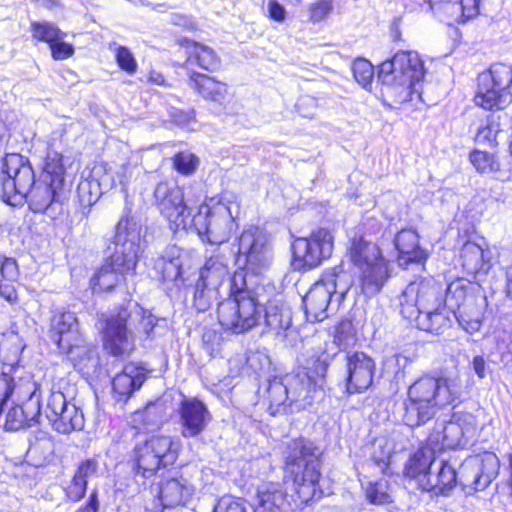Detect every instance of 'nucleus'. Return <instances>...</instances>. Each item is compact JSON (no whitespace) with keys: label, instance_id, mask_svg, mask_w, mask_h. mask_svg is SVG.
Listing matches in <instances>:
<instances>
[{"label":"nucleus","instance_id":"obj_22","mask_svg":"<svg viewBox=\"0 0 512 512\" xmlns=\"http://www.w3.org/2000/svg\"><path fill=\"white\" fill-rule=\"evenodd\" d=\"M346 391L349 394L366 391L373 382L375 373L374 360L363 352L347 356Z\"/></svg>","mask_w":512,"mask_h":512},{"label":"nucleus","instance_id":"obj_48","mask_svg":"<svg viewBox=\"0 0 512 512\" xmlns=\"http://www.w3.org/2000/svg\"><path fill=\"white\" fill-rule=\"evenodd\" d=\"M109 49L114 52L115 60L123 71L129 75L137 71V61L129 48L112 43L109 45Z\"/></svg>","mask_w":512,"mask_h":512},{"label":"nucleus","instance_id":"obj_44","mask_svg":"<svg viewBox=\"0 0 512 512\" xmlns=\"http://www.w3.org/2000/svg\"><path fill=\"white\" fill-rule=\"evenodd\" d=\"M178 252L179 249L173 247L169 250V253L172 255L171 258L163 256L156 262V268L161 272L164 280L173 281L180 277L182 261L179 255H175Z\"/></svg>","mask_w":512,"mask_h":512},{"label":"nucleus","instance_id":"obj_23","mask_svg":"<svg viewBox=\"0 0 512 512\" xmlns=\"http://www.w3.org/2000/svg\"><path fill=\"white\" fill-rule=\"evenodd\" d=\"M181 434L185 438L200 435L212 419L206 405L197 398H184L179 408Z\"/></svg>","mask_w":512,"mask_h":512},{"label":"nucleus","instance_id":"obj_31","mask_svg":"<svg viewBox=\"0 0 512 512\" xmlns=\"http://www.w3.org/2000/svg\"><path fill=\"white\" fill-rule=\"evenodd\" d=\"M193 492V486L185 478H172L160 486V499L164 507L184 505Z\"/></svg>","mask_w":512,"mask_h":512},{"label":"nucleus","instance_id":"obj_21","mask_svg":"<svg viewBox=\"0 0 512 512\" xmlns=\"http://www.w3.org/2000/svg\"><path fill=\"white\" fill-rule=\"evenodd\" d=\"M460 484L474 485V489H484L498 475L499 459L494 453H486L480 460L478 457H471L462 464Z\"/></svg>","mask_w":512,"mask_h":512},{"label":"nucleus","instance_id":"obj_58","mask_svg":"<svg viewBox=\"0 0 512 512\" xmlns=\"http://www.w3.org/2000/svg\"><path fill=\"white\" fill-rule=\"evenodd\" d=\"M497 133V127L490 124L489 121L487 120L478 127L477 133L475 135V141L478 144L491 145L496 141Z\"/></svg>","mask_w":512,"mask_h":512},{"label":"nucleus","instance_id":"obj_45","mask_svg":"<svg viewBox=\"0 0 512 512\" xmlns=\"http://www.w3.org/2000/svg\"><path fill=\"white\" fill-rule=\"evenodd\" d=\"M95 168H102V172L97 178V182L100 184V191L103 194L105 191H108L115 187L116 185H125L128 180L127 173L129 168L127 166H121L116 172L115 175H112L108 172L104 166H96Z\"/></svg>","mask_w":512,"mask_h":512},{"label":"nucleus","instance_id":"obj_2","mask_svg":"<svg viewBox=\"0 0 512 512\" xmlns=\"http://www.w3.org/2000/svg\"><path fill=\"white\" fill-rule=\"evenodd\" d=\"M461 386L458 376H424L416 380L408 389L403 422L411 428L426 423L439 408L453 405L459 400Z\"/></svg>","mask_w":512,"mask_h":512},{"label":"nucleus","instance_id":"obj_42","mask_svg":"<svg viewBox=\"0 0 512 512\" xmlns=\"http://www.w3.org/2000/svg\"><path fill=\"white\" fill-rule=\"evenodd\" d=\"M454 318L457 319L463 330L473 334L479 331L482 326L483 312L480 307L474 303H470L457 310Z\"/></svg>","mask_w":512,"mask_h":512},{"label":"nucleus","instance_id":"obj_4","mask_svg":"<svg viewBox=\"0 0 512 512\" xmlns=\"http://www.w3.org/2000/svg\"><path fill=\"white\" fill-rule=\"evenodd\" d=\"M245 269L230 278L229 298L221 301L217 318L223 329L234 334L244 333L260 323L261 300L247 288Z\"/></svg>","mask_w":512,"mask_h":512},{"label":"nucleus","instance_id":"obj_11","mask_svg":"<svg viewBox=\"0 0 512 512\" xmlns=\"http://www.w3.org/2000/svg\"><path fill=\"white\" fill-rule=\"evenodd\" d=\"M179 450V440L171 436H152L138 443L132 455L136 475L149 478L161 467L172 465L178 458Z\"/></svg>","mask_w":512,"mask_h":512},{"label":"nucleus","instance_id":"obj_36","mask_svg":"<svg viewBox=\"0 0 512 512\" xmlns=\"http://www.w3.org/2000/svg\"><path fill=\"white\" fill-rule=\"evenodd\" d=\"M193 86L205 99L222 102L227 95V85L205 74L193 73L190 77Z\"/></svg>","mask_w":512,"mask_h":512},{"label":"nucleus","instance_id":"obj_27","mask_svg":"<svg viewBox=\"0 0 512 512\" xmlns=\"http://www.w3.org/2000/svg\"><path fill=\"white\" fill-rule=\"evenodd\" d=\"M146 379L145 370L133 363L125 365L112 380V390L117 401L127 399L138 390Z\"/></svg>","mask_w":512,"mask_h":512},{"label":"nucleus","instance_id":"obj_34","mask_svg":"<svg viewBox=\"0 0 512 512\" xmlns=\"http://www.w3.org/2000/svg\"><path fill=\"white\" fill-rule=\"evenodd\" d=\"M184 47L186 49L188 65L195 64L207 71H215L220 67V58L209 46L185 40Z\"/></svg>","mask_w":512,"mask_h":512},{"label":"nucleus","instance_id":"obj_3","mask_svg":"<svg viewBox=\"0 0 512 512\" xmlns=\"http://www.w3.org/2000/svg\"><path fill=\"white\" fill-rule=\"evenodd\" d=\"M240 207V196L237 193L222 191L198 208L189 229H194L202 241L221 245L238 228Z\"/></svg>","mask_w":512,"mask_h":512},{"label":"nucleus","instance_id":"obj_17","mask_svg":"<svg viewBox=\"0 0 512 512\" xmlns=\"http://www.w3.org/2000/svg\"><path fill=\"white\" fill-rule=\"evenodd\" d=\"M236 262L254 274L260 273L270 263L268 236L259 227L250 226L238 238Z\"/></svg>","mask_w":512,"mask_h":512},{"label":"nucleus","instance_id":"obj_29","mask_svg":"<svg viewBox=\"0 0 512 512\" xmlns=\"http://www.w3.org/2000/svg\"><path fill=\"white\" fill-rule=\"evenodd\" d=\"M454 316H456V314L443 304L435 310L429 309L419 313L415 318L406 319L414 321L420 330L433 334H441L445 329L450 327Z\"/></svg>","mask_w":512,"mask_h":512},{"label":"nucleus","instance_id":"obj_62","mask_svg":"<svg viewBox=\"0 0 512 512\" xmlns=\"http://www.w3.org/2000/svg\"><path fill=\"white\" fill-rule=\"evenodd\" d=\"M52 57L55 60H64L74 54V47L62 40L54 42L51 46Z\"/></svg>","mask_w":512,"mask_h":512},{"label":"nucleus","instance_id":"obj_14","mask_svg":"<svg viewBox=\"0 0 512 512\" xmlns=\"http://www.w3.org/2000/svg\"><path fill=\"white\" fill-rule=\"evenodd\" d=\"M334 237L325 228H319L309 237L297 238L292 243V265L295 270H309L319 266L333 252Z\"/></svg>","mask_w":512,"mask_h":512},{"label":"nucleus","instance_id":"obj_25","mask_svg":"<svg viewBox=\"0 0 512 512\" xmlns=\"http://www.w3.org/2000/svg\"><path fill=\"white\" fill-rule=\"evenodd\" d=\"M3 377L9 381L10 393L8 394V399L11 396H15L16 401L21 402V406L28 409V413L31 417H41L43 409L41 404V384L31 379H21L17 383H14L12 379L6 376Z\"/></svg>","mask_w":512,"mask_h":512},{"label":"nucleus","instance_id":"obj_40","mask_svg":"<svg viewBox=\"0 0 512 512\" xmlns=\"http://www.w3.org/2000/svg\"><path fill=\"white\" fill-rule=\"evenodd\" d=\"M102 168H93L91 174L81 179L77 187V194L81 205L91 206L100 198V184L97 182L96 176L102 172Z\"/></svg>","mask_w":512,"mask_h":512},{"label":"nucleus","instance_id":"obj_60","mask_svg":"<svg viewBox=\"0 0 512 512\" xmlns=\"http://www.w3.org/2000/svg\"><path fill=\"white\" fill-rule=\"evenodd\" d=\"M87 484L85 481L77 479L76 476L73 475V478L66 488L67 497L72 501L81 500L86 493Z\"/></svg>","mask_w":512,"mask_h":512},{"label":"nucleus","instance_id":"obj_32","mask_svg":"<svg viewBox=\"0 0 512 512\" xmlns=\"http://www.w3.org/2000/svg\"><path fill=\"white\" fill-rule=\"evenodd\" d=\"M285 493L279 483H263L257 489L252 512H281Z\"/></svg>","mask_w":512,"mask_h":512},{"label":"nucleus","instance_id":"obj_56","mask_svg":"<svg viewBox=\"0 0 512 512\" xmlns=\"http://www.w3.org/2000/svg\"><path fill=\"white\" fill-rule=\"evenodd\" d=\"M204 350L212 357L217 356L222 347V337L215 330H205L202 337Z\"/></svg>","mask_w":512,"mask_h":512},{"label":"nucleus","instance_id":"obj_55","mask_svg":"<svg viewBox=\"0 0 512 512\" xmlns=\"http://www.w3.org/2000/svg\"><path fill=\"white\" fill-rule=\"evenodd\" d=\"M479 3L480 0H460L459 4H446L445 9L449 10L452 8L461 11V14L456 19L466 22L479 14Z\"/></svg>","mask_w":512,"mask_h":512},{"label":"nucleus","instance_id":"obj_49","mask_svg":"<svg viewBox=\"0 0 512 512\" xmlns=\"http://www.w3.org/2000/svg\"><path fill=\"white\" fill-rule=\"evenodd\" d=\"M267 393L271 405L280 406L285 404L287 401L290 402V392L287 389L285 377L283 379L275 377L272 380H269Z\"/></svg>","mask_w":512,"mask_h":512},{"label":"nucleus","instance_id":"obj_54","mask_svg":"<svg viewBox=\"0 0 512 512\" xmlns=\"http://www.w3.org/2000/svg\"><path fill=\"white\" fill-rule=\"evenodd\" d=\"M334 343L339 348H347L355 340V331L350 320H342L334 329Z\"/></svg>","mask_w":512,"mask_h":512},{"label":"nucleus","instance_id":"obj_37","mask_svg":"<svg viewBox=\"0 0 512 512\" xmlns=\"http://www.w3.org/2000/svg\"><path fill=\"white\" fill-rule=\"evenodd\" d=\"M61 189L62 187H54L50 182L41 181L35 185L28 195L32 210L34 212L45 211L57 199Z\"/></svg>","mask_w":512,"mask_h":512},{"label":"nucleus","instance_id":"obj_50","mask_svg":"<svg viewBox=\"0 0 512 512\" xmlns=\"http://www.w3.org/2000/svg\"><path fill=\"white\" fill-rule=\"evenodd\" d=\"M352 72L356 82L364 89L371 86L374 78V67L366 59H356L352 64Z\"/></svg>","mask_w":512,"mask_h":512},{"label":"nucleus","instance_id":"obj_8","mask_svg":"<svg viewBox=\"0 0 512 512\" xmlns=\"http://www.w3.org/2000/svg\"><path fill=\"white\" fill-rule=\"evenodd\" d=\"M305 367L285 376L287 389L290 392V405L301 402L300 407L311 405L319 393L325 373L332 360V354L327 351V343L319 344L306 352Z\"/></svg>","mask_w":512,"mask_h":512},{"label":"nucleus","instance_id":"obj_39","mask_svg":"<svg viewBox=\"0 0 512 512\" xmlns=\"http://www.w3.org/2000/svg\"><path fill=\"white\" fill-rule=\"evenodd\" d=\"M468 288L469 283L463 278L450 282L445 289L443 288V304L456 314L457 310L465 305Z\"/></svg>","mask_w":512,"mask_h":512},{"label":"nucleus","instance_id":"obj_46","mask_svg":"<svg viewBox=\"0 0 512 512\" xmlns=\"http://www.w3.org/2000/svg\"><path fill=\"white\" fill-rule=\"evenodd\" d=\"M469 159L479 173H494L500 170V163L494 154L474 150L470 153Z\"/></svg>","mask_w":512,"mask_h":512},{"label":"nucleus","instance_id":"obj_6","mask_svg":"<svg viewBox=\"0 0 512 512\" xmlns=\"http://www.w3.org/2000/svg\"><path fill=\"white\" fill-rule=\"evenodd\" d=\"M49 332L51 339L67 354L76 368L82 371L86 369L89 373L98 366L97 351L86 345L74 312L56 310L50 319Z\"/></svg>","mask_w":512,"mask_h":512},{"label":"nucleus","instance_id":"obj_30","mask_svg":"<svg viewBox=\"0 0 512 512\" xmlns=\"http://www.w3.org/2000/svg\"><path fill=\"white\" fill-rule=\"evenodd\" d=\"M266 327L276 335H282L291 325L292 314L290 308L281 301L271 300L265 308L261 305V319Z\"/></svg>","mask_w":512,"mask_h":512},{"label":"nucleus","instance_id":"obj_51","mask_svg":"<svg viewBox=\"0 0 512 512\" xmlns=\"http://www.w3.org/2000/svg\"><path fill=\"white\" fill-rule=\"evenodd\" d=\"M212 512H252V509L245 500L225 495L216 501Z\"/></svg>","mask_w":512,"mask_h":512},{"label":"nucleus","instance_id":"obj_5","mask_svg":"<svg viewBox=\"0 0 512 512\" xmlns=\"http://www.w3.org/2000/svg\"><path fill=\"white\" fill-rule=\"evenodd\" d=\"M348 256L355 269L356 287L367 297L378 294L390 277L388 261L377 244L363 236L352 238Z\"/></svg>","mask_w":512,"mask_h":512},{"label":"nucleus","instance_id":"obj_1","mask_svg":"<svg viewBox=\"0 0 512 512\" xmlns=\"http://www.w3.org/2000/svg\"><path fill=\"white\" fill-rule=\"evenodd\" d=\"M114 253L90 280L94 293L111 291L125 275L132 274L140 258L141 227L133 219L121 218L116 226Z\"/></svg>","mask_w":512,"mask_h":512},{"label":"nucleus","instance_id":"obj_57","mask_svg":"<svg viewBox=\"0 0 512 512\" xmlns=\"http://www.w3.org/2000/svg\"><path fill=\"white\" fill-rule=\"evenodd\" d=\"M99 464L96 459H86L81 461L74 473L77 479L83 480L88 483L89 479H92L97 475Z\"/></svg>","mask_w":512,"mask_h":512},{"label":"nucleus","instance_id":"obj_63","mask_svg":"<svg viewBox=\"0 0 512 512\" xmlns=\"http://www.w3.org/2000/svg\"><path fill=\"white\" fill-rule=\"evenodd\" d=\"M331 10V0H320L311 6V19L315 22H319L323 20Z\"/></svg>","mask_w":512,"mask_h":512},{"label":"nucleus","instance_id":"obj_19","mask_svg":"<svg viewBox=\"0 0 512 512\" xmlns=\"http://www.w3.org/2000/svg\"><path fill=\"white\" fill-rule=\"evenodd\" d=\"M475 425V417L469 413L454 415V420L449 422L437 421L429 434V443L440 449H454L465 445L467 442H463V438L473 433Z\"/></svg>","mask_w":512,"mask_h":512},{"label":"nucleus","instance_id":"obj_43","mask_svg":"<svg viewBox=\"0 0 512 512\" xmlns=\"http://www.w3.org/2000/svg\"><path fill=\"white\" fill-rule=\"evenodd\" d=\"M40 418L41 417H31L26 407L17 404L8 410L4 428L8 431H18L25 426L39 423Z\"/></svg>","mask_w":512,"mask_h":512},{"label":"nucleus","instance_id":"obj_47","mask_svg":"<svg viewBox=\"0 0 512 512\" xmlns=\"http://www.w3.org/2000/svg\"><path fill=\"white\" fill-rule=\"evenodd\" d=\"M33 37L39 41L46 42L51 46L54 42L65 38L66 34L57 26L49 22L32 24Z\"/></svg>","mask_w":512,"mask_h":512},{"label":"nucleus","instance_id":"obj_64","mask_svg":"<svg viewBox=\"0 0 512 512\" xmlns=\"http://www.w3.org/2000/svg\"><path fill=\"white\" fill-rule=\"evenodd\" d=\"M1 276L8 281H13L18 276V266L13 258H5L0 267Z\"/></svg>","mask_w":512,"mask_h":512},{"label":"nucleus","instance_id":"obj_26","mask_svg":"<svg viewBox=\"0 0 512 512\" xmlns=\"http://www.w3.org/2000/svg\"><path fill=\"white\" fill-rule=\"evenodd\" d=\"M394 244L400 266L422 263L428 257L426 250L419 244V235L412 229H404L398 232L394 238Z\"/></svg>","mask_w":512,"mask_h":512},{"label":"nucleus","instance_id":"obj_10","mask_svg":"<svg viewBox=\"0 0 512 512\" xmlns=\"http://www.w3.org/2000/svg\"><path fill=\"white\" fill-rule=\"evenodd\" d=\"M424 76V63L415 51H399L379 69V79L392 87L401 100H410L419 92Z\"/></svg>","mask_w":512,"mask_h":512},{"label":"nucleus","instance_id":"obj_18","mask_svg":"<svg viewBox=\"0 0 512 512\" xmlns=\"http://www.w3.org/2000/svg\"><path fill=\"white\" fill-rule=\"evenodd\" d=\"M52 428L61 434H69L84 427L82 411L67 400L60 390L51 388L42 409Z\"/></svg>","mask_w":512,"mask_h":512},{"label":"nucleus","instance_id":"obj_41","mask_svg":"<svg viewBox=\"0 0 512 512\" xmlns=\"http://www.w3.org/2000/svg\"><path fill=\"white\" fill-rule=\"evenodd\" d=\"M187 290L192 294V305L198 312L207 311L219 296V290L197 280Z\"/></svg>","mask_w":512,"mask_h":512},{"label":"nucleus","instance_id":"obj_35","mask_svg":"<svg viewBox=\"0 0 512 512\" xmlns=\"http://www.w3.org/2000/svg\"><path fill=\"white\" fill-rule=\"evenodd\" d=\"M462 266L469 274L487 272L490 268L489 260L482 247L474 242L466 241L460 251Z\"/></svg>","mask_w":512,"mask_h":512},{"label":"nucleus","instance_id":"obj_16","mask_svg":"<svg viewBox=\"0 0 512 512\" xmlns=\"http://www.w3.org/2000/svg\"><path fill=\"white\" fill-rule=\"evenodd\" d=\"M154 200L160 213L174 230H189L192 208L184 199L183 190L174 183L160 182L154 190Z\"/></svg>","mask_w":512,"mask_h":512},{"label":"nucleus","instance_id":"obj_7","mask_svg":"<svg viewBox=\"0 0 512 512\" xmlns=\"http://www.w3.org/2000/svg\"><path fill=\"white\" fill-rule=\"evenodd\" d=\"M285 464L294 475L295 490L302 502L319 499L320 461L313 443L303 438L292 440L287 446Z\"/></svg>","mask_w":512,"mask_h":512},{"label":"nucleus","instance_id":"obj_13","mask_svg":"<svg viewBox=\"0 0 512 512\" xmlns=\"http://www.w3.org/2000/svg\"><path fill=\"white\" fill-rule=\"evenodd\" d=\"M400 313L404 318H415L426 310L443 305V286L433 278L410 282L399 296Z\"/></svg>","mask_w":512,"mask_h":512},{"label":"nucleus","instance_id":"obj_33","mask_svg":"<svg viewBox=\"0 0 512 512\" xmlns=\"http://www.w3.org/2000/svg\"><path fill=\"white\" fill-rule=\"evenodd\" d=\"M228 276L229 266L227 259L220 255H213L206 260L204 266L199 270L196 280L220 290Z\"/></svg>","mask_w":512,"mask_h":512},{"label":"nucleus","instance_id":"obj_61","mask_svg":"<svg viewBox=\"0 0 512 512\" xmlns=\"http://www.w3.org/2000/svg\"><path fill=\"white\" fill-rule=\"evenodd\" d=\"M135 316L141 317L138 329L142 330L144 334L149 337L154 327L156 326L157 319L152 314L144 311L142 308H137L135 311Z\"/></svg>","mask_w":512,"mask_h":512},{"label":"nucleus","instance_id":"obj_12","mask_svg":"<svg viewBox=\"0 0 512 512\" xmlns=\"http://www.w3.org/2000/svg\"><path fill=\"white\" fill-rule=\"evenodd\" d=\"M511 85L512 66L495 63L488 71L479 74L474 102L485 110H502L512 101Z\"/></svg>","mask_w":512,"mask_h":512},{"label":"nucleus","instance_id":"obj_24","mask_svg":"<svg viewBox=\"0 0 512 512\" xmlns=\"http://www.w3.org/2000/svg\"><path fill=\"white\" fill-rule=\"evenodd\" d=\"M458 482L460 483V477L457 476L455 464L436 458L428 476L421 480V489L435 495H447Z\"/></svg>","mask_w":512,"mask_h":512},{"label":"nucleus","instance_id":"obj_53","mask_svg":"<svg viewBox=\"0 0 512 512\" xmlns=\"http://www.w3.org/2000/svg\"><path fill=\"white\" fill-rule=\"evenodd\" d=\"M173 165L178 173L182 175H191L197 170L199 159L194 154L188 151H183L174 156Z\"/></svg>","mask_w":512,"mask_h":512},{"label":"nucleus","instance_id":"obj_28","mask_svg":"<svg viewBox=\"0 0 512 512\" xmlns=\"http://www.w3.org/2000/svg\"><path fill=\"white\" fill-rule=\"evenodd\" d=\"M443 449L433 447L427 438L426 445L414 452L405 464V475L417 480L421 488V480L424 476H428V472L436 460V452Z\"/></svg>","mask_w":512,"mask_h":512},{"label":"nucleus","instance_id":"obj_52","mask_svg":"<svg viewBox=\"0 0 512 512\" xmlns=\"http://www.w3.org/2000/svg\"><path fill=\"white\" fill-rule=\"evenodd\" d=\"M366 498L371 504L382 505L392 501L385 481L369 482L365 488Z\"/></svg>","mask_w":512,"mask_h":512},{"label":"nucleus","instance_id":"obj_38","mask_svg":"<svg viewBox=\"0 0 512 512\" xmlns=\"http://www.w3.org/2000/svg\"><path fill=\"white\" fill-rule=\"evenodd\" d=\"M64 175L65 167L62 155L53 150L48 151L41 175L42 181L53 183L54 187H63Z\"/></svg>","mask_w":512,"mask_h":512},{"label":"nucleus","instance_id":"obj_59","mask_svg":"<svg viewBox=\"0 0 512 512\" xmlns=\"http://www.w3.org/2000/svg\"><path fill=\"white\" fill-rule=\"evenodd\" d=\"M40 450L47 455L51 454L53 451V442L46 433H41V437L30 442L28 453L36 454Z\"/></svg>","mask_w":512,"mask_h":512},{"label":"nucleus","instance_id":"obj_20","mask_svg":"<svg viewBox=\"0 0 512 512\" xmlns=\"http://www.w3.org/2000/svg\"><path fill=\"white\" fill-rule=\"evenodd\" d=\"M130 317L128 310L123 308L116 315L111 314L104 321V347L112 355H128L134 350V335L127 327Z\"/></svg>","mask_w":512,"mask_h":512},{"label":"nucleus","instance_id":"obj_9","mask_svg":"<svg viewBox=\"0 0 512 512\" xmlns=\"http://www.w3.org/2000/svg\"><path fill=\"white\" fill-rule=\"evenodd\" d=\"M355 283L343 266L326 269L303 298L305 315L310 322H320L328 317V307L333 297L340 303Z\"/></svg>","mask_w":512,"mask_h":512},{"label":"nucleus","instance_id":"obj_15","mask_svg":"<svg viewBox=\"0 0 512 512\" xmlns=\"http://www.w3.org/2000/svg\"><path fill=\"white\" fill-rule=\"evenodd\" d=\"M3 172L7 178L3 181V199L10 205L28 197L35 186L34 171L29 160L24 156L12 153L4 158Z\"/></svg>","mask_w":512,"mask_h":512}]
</instances>
